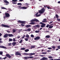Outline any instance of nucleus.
<instances>
[{
  "mask_svg": "<svg viewBox=\"0 0 60 60\" xmlns=\"http://www.w3.org/2000/svg\"><path fill=\"white\" fill-rule=\"evenodd\" d=\"M44 11H45V9L43 8L41 10H39V12L40 14H42V13H43V12H44Z\"/></svg>",
  "mask_w": 60,
  "mask_h": 60,
  "instance_id": "1",
  "label": "nucleus"
},
{
  "mask_svg": "<svg viewBox=\"0 0 60 60\" xmlns=\"http://www.w3.org/2000/svg\"><path fill=\"white\" fill-rule=\"evenodd\" d=\"M5 16H4V19H5V18H6V17H10V14H8V13H6L5 14Z\"/></svg>",
  "mask_w": 60,
  "mask_h": 60,
  "instance_id": "2",
  "label": "nucleus"
},
{
  "mask_svg": "<svg viewBox=\"0 0 60 60\" xmlns=\"http://www.w3.org/2000/svg\"><path fill=\"white\" fill-rule=\"evenodd\" d=\"M39 24H42V25H41V27H45V26L46 25V24L43 23L42 22H40Z\"/></svg>",
  "mask_w": 60,
  "mask_h": 60,
  "instance_id": "3",
  "label": "nucleus"
},
{
  "mask_svg": "<svg viewBox=\"0 0 60 60\" xmlns=\"http://www.w3.org/2000/svg\"><path fill=\"white\" fill-rule=\"evenodd\" d=\"M1 26H2V27H8H8H10V26H9L6 25H4L3 24H1Z\"/></svg>",
  "mask_w": 60,
  "mask_h": 60,
  "instance_id": "4",
  "label": "nucleus"
},
{
  "mask_svg": "<svg viewBox=\"0 0 60 60\" xmlns=\"http://www.w3.org/2000/svg\"><path fill=\"white\" fill-rule=\"evenodd\" d=\"M31 22H34V21H37V22H39L38 20L36 19H32L31 20Z\"/></svg>",
  "mask_w": 60,
  "mask_h": 60,
  "instance_id": "5",
  "label": "nucleus"
},
{
  "mask_svg": "<svg viewBox=\"0 0 60 60\" xmlns=\"http://www.w3.org/2000/svg\"><path fill=\"white\" fill-rule=\"evenodd\" d=\"M4 3H6V4H6V5H8V4H9V2H8L6 0H4Z\"/></svg>",
  "mask_w": 60,
  "mask_h": 60,
  "instance_id": "6",
  "label": "nucleus"
},
{
  "mask_svg": "<svg viewBox=\"0 0 60 60\" xmlns=\"http://www.w3.org/2000/svg\"><path fill=\"white\" fill-rule=\"evenodd\" d=\"M6 56L8 57L9 58H11V56L9 54H7Z\"/></svg>",
  "mask_w": 60,
  "mask_h": 60,
  "instance_id": "7",
  "label": "nucleus"
},
{
  "mask_svg": "<svg viewBox=\"0 0 60 60\" xmlns=\"http://www.w3.org/2000/svg\"><path fill=\"white\" fill-rule=\"evenodd\" d=\"M35 55L34 53H29V55L30 56H32V55Z\"/></svg>",
  "mask_w": 60,
  "mask_h": 60,
  "instance_id": "8",
  "label": "nucleus"
},
{
  "mask_svg": "<svg viewBox=\"0 0 60 60\" xmlns=\"http://www.w3.org/2000/svg\"><path fill=\"white\" fill-rule=\"evenodd\" d=\"M38 13H39L37 12L35 14V15L36 16V17H39V16H41V14H39V15H38Z\"/></svg>",
  "mask_w": 60,
  "mask_h": 60,
  "instance_id": "9",
  "label": "nucleus"
},
{
  "mask_svg": "<svg viewBox=\"0 0 60 60\" xmlns=\"http://www.w3.org/2000/svg\"><path fill=\"white\" fill-rule=\"evenodd\" d=\"M15 55H19V56H21V54L19 52H17L15 53Z\"/></svg>",
  "mask_w": 60,
  "mask_h": 60,
  "instance_id": "10",
  "label": "nucleus"
},
{
  "mask_svg": "<svg viewBox=\"0 0 60 60\" xmlns=\"http://www.w3.org/2000/svg\"><path fill=\"white\" fill-rule=\"evenodd\" d=\"M8 34H6L4 36V38H6L8 37Z\"/></svg>",
  "mask_w": 60,
  "mask_h": 60,
  "instance_id": "11",
  "label": "nucleus"
},
{
  "mask_svg": "<svg viewBox=\"0 0 60 60\" xmlns=\"http://www.w3.org/2000/svg\"><path fill=\"white\" fill-rule=\"evenodd\" d=\"M40 39V37H37L35 38V40H39Z\"/></svg>",
  "mask_w": 60,
  "mask_h": 60,
  "instance_id": "12",
  "label": "nucleus"
},
{
  "mask_svg": "<svg viewBox=\"0 0 60 60\" xmlns=\"http://www.w3.org/2000/svg\"><path fill=\"white\" fill-rule=\"evenodd\" d=\"M0 47L1 48H3V49H7V48L6 47L4 46H0Z\"/></svg>",
  "mask_w": 60,
  "mask_h": 60,
  "instance_id": "13",
  "label": "nucleus"
},
{
  "mask_svg": "<svg viewBox=\"0 0 60 60\" xmlns=\"http://www.w3.org/2000/svg\"><path fill=\"white\" fill-rule=\"evenodd\" d=\"M21 8H22V9H26V8H27V7H22Z\"/></svg>",
  "mask_w": 60,
  "mask_h": 60,
  "instance_id": "14",
  "label": "nucleus"
},
{
  "mask_svg": "<svg viewBox=\"0 0 60 60\" xmlns=\"http://www.w3.org/2000/svg\"><path fill=\"white\" fill-rule=\"evenodd\" d=\"M8 36H9L10 37H11V36H13V35L11 34H8Z\"/></svg>",
  "mask_w": 60,
  "mask_h": 60,
  "instance_id": "15",
  "label": "nucleus"
},
{
  "mask_svg": "<svg viewBox=\"0 0 60 60\" xmlns=\"http://www.w3.org/2000/svg\"><path fill=\"white\" fill-rule=\"evenodd\" d=\"M16 42H13L12 43L13 46H15V45H16Z\"/></svg>",
  "mask_w": 60,
  "mask_h": 60,
  "instance_id": "16",
  "label": "nucleus"
},
{
  "mask_svg": "<svg viewBox=\"0 0 60 60\" xmlns=\"http://www.w3.org/2000/svg\"><path fill=\"white\" fill-rule=\"evenodd\" d=\"M42 59L43 60H47V58H46L45 57H43Z\"/></svg>",
  "mask_w": 60,
  "mask_h": 60,
  "instance_id": "17",
  "label": "nucleus"
},
{
  "mask_svg": "<svg viewBox=\"0 0 60 60\" xmlns=\"http://www.w3.org/2000/svg\"><path fill=\"white\" fill-rule=\"evenodd\" d=\"M23 58L24 59H27L28 58V57H23Z\"/></svg>",
  "mask_w": 60,
  "mask_h": 60,
  "instance_id": "18",
  "label": "nucleus"
},
{
  "mask_svg": "<svg viewBox=\"0 0 60 60\" xmlns=\"http://www.w3.org/2000/svg\"><path fill=\"white\" fill-rule=\"evenodd\" d=\"M44 20L42 21V22H46V20H47V19H43Z\"/></svg>",
  "mask_w": 60,
  "mask_h": 60,
  "instance_id": "19",
  "label": "nucleus"
},
{
  "mask_svg": "<svg viewBox=\"0 0 60 60\" xmlns=\"http://www.w3.org/2000/svg\"><path fill=\"white\" fill-rule=\"evenodd\" d=\"M26 27H31V25H26Z\"/></svg>",
  "mask_w": 60,
  "mask_h": 60,
  "instance_id": "20",
  "label": "nucleus"
},
{
  "mask_svg": "<svg viewBox=\"0 0 60 60\" xmlns=\"http://www.w3.org/2000/svg\"><path fill=\"white\" fill-rule=\"evenodd\" d=\"M30 24H31V25H34V24H35V23L33 22H32L30 23Z\"/></svg>",
  "mask_w": 60,
  "mask_h": 60,
  "instance_id": "21",
  "label": "nucleus"
},
{
  "mask_svg": "<svg viewBox=\"0 0 60 60\" xmlns=\"http://www.w3.org/2000/svg\"><path fill=\"white\" fill-rule=\"evenodd\" d=\"M12 1L14 2H18V0H12Z\"/></svg>",
  "mask_w": 60,
  "mask_h": 60,
  "instance_id": "22",
  "label": "nucleus"
},
{
  "mask_svg": "<svg viewBox=\"0 0 60 60\" xmlns=\"http://www.w3.org/2000/svg\"><path fill=\"white\" fill-rule=\"evenodd\" d=\"M26 37L27 38H29V35L27 34L26 36Z\"/></svg>",
  "mask_w": 60,
  "mask_h": 60,
  "instance_id": "23",
  "label": "nucleus"
},
{
  "mask_svg": "<svg viewBox=\"0 0 60 60\" xmlns=\"http://www.w3.org/2000/svg\"><path fill=\"white\" fill-rule=\"evenodd\" d=\"M40 32L39 30H36L35 31V33H39Z\"/></svg>",
  "mask_w": 60,
  "mask_h": 60,
  "instance_id": "24",
  "label": "nucleus"
},
{
  "mask_svg": "<svg viewBox=\"0 0 60 60\" xmlns=\"http://www.w3.org/2000/svg\"><path fill=\"white\" fill-rule=\"evenodd\" d=\"M25 51L26 52H28V51H29V49H26V50H25Z\"/></svg>",
  "mask_w": 60,
  "mask_h": 60,
  "instance_id": "25",
  "label": "nucleus"
},
{
  "mask_svg": "<svg viewBox=\"0 0 60 60\" xmlns=\"http://www.w3.org/2000/svg\"><path fill=\"white\" fill-rule=\"evenodd\" d=\"M25 22L24 21H21V24H24Z\"/></svg>",
  "mask_w": 60,
  "mask_h": 60,
  "instance_id": "26",
  "label": "nucleus"
},
{
  "mask_svg": "<svg viewBox=\"0 0 60 60\" xmlns=\"http://www.w3.org/2000/svg\"><path fill=\"white\" fill-rule=\"evenodd\" d=\"M56 18H57V19H58V18H59V16H58V15H56Z\"/></svg>",
  "mask_w": 60,
  "mask_h": 60,
  "instance_id": "27",
  "label": "nucleus"
},
{
  "mask_svg": "<svg viewBox=\"0 0 60 60\" xmlns=\"http://www.w3.org/2000/svg\"><path fill=\"white\" fill-rule=\"evenodd\" d=\"M35 47V46L34 45V46H31V49H32L33 48H34Z\"/></svg>",
  "mask_w": 60,
  "mask_h": 60,
  "instance_id": "28",
  "label": "nucleus"
},
{
  "mask_svg": "<svg viewBox=\"0 0 60 60\" xmlns=\"http://www.w3.org/2000/svg\"><path fill=\"white\" fill-rule=\"evenodd\" d=\"M49 27V28H52V27H53V26H51L50 25Z\"/></svg>",
  "mask_w": 60,
  "mask_h": 60,
  "instance_id": "29",
  "label": "nucleus"
},
{
  "mask_svg": "<svg viewBox=\"0 0 60 60\" xmlns=\"http://www.w3.org/2000/svg\"><path fill=\"white\" fill-rule=\"evenodd\" d=\"M24 54L26 56H27V55H29V53H24Z\"/></svg>",
  "mask_w": 60,
  "mask_h": 60,
  "instance_id": "30",
  "label": "nucleus"
},
{
  "mask_svg": "<svg viewBox=\"0 0 60 60\" xmlns=\"http://www.w3.org/2000/svg\"><path fill=\"white\" fill-rule=\"evenodd\" d=\"M1 9H5V10H6L7 9L6 8H4V7H1Z\"/></svg>",
  "mask_w": 60,
  "mask_h": 60,
  "instance_id": "31",
  "label": "nucleus"
},
{
  "mask_svg": "<svg viewBox=\"0 0 60 60\" xmlns=\"http://www.w3.org/2000/svg\"><path fill=\"white\" fill-rule=\"evenodd\" d=\"M46 37L47 38H49V37H50V36H49V35L46 36Z\"/></svg>",
  "mask_w": 60,
  "mask_h": 60,
  "instance_id": "32",
  "label": "nucleus"
},
{
  "mask_svg": "<svg viewBox=\"0 0 60 60\" xmlns=\"http://www.w3.org/2000/svg\"><path fill=\"white\" fill-rule=\"evenodd\" d=\"M17 4L19 5H22V4L20 3H19Z\"/></svg>",
  "mask_w": 60,
  "mask_h": 60,
  "instance_id": "33",
  "label": "nucleus"
},
{
  "mask_svg": "<svg viewBox=\"0 0 60 60\" xmlns=\"http://www.w3.org/2000/svg\"><path fill=\"white\" fill-rule=\"evenodd\" d=\"M31 37H32V38H33V37H34V35L32 34L30 36Z\"/></svg>",
  "mask_w": 60,
  "mask_h": 60,
  "instance_id": "34",
  "label": "nucleus"
},
{
  "mask_svg": "<svg viewBox=\"0 0 60 60\" xmlns=\"http://www.w3.org/2000/svg\"><path fill=\"white\" fill-rule=\"evenodd\" d=\"M28 57V58H33V56H30Z\"/></svg>",
  "mask_w": 60,
  "mask_h": 60,
  "instance_id": "35",
  "label": "nucleus"
},
{
  "mask_svg": "<svg viewBox=\"0 0 60 60\" xmlns=\"http://www.w3.org/2000/svg\"><path fill=\"white\" fill-rule=\"evenodd\" d=\"M42 54H47V52H43L42 53Z\"/></svg>",
  "mask_w": 60,
  "mask_h": 60,
  "instance_id": "36",
  "label": "nucleus"
},
{
  "mask_svg": "<svg viewBox=\"0 0 60 60\" xmlns=\"http://www.w3.org/2000/svg\"><path fill=\"white\" fill-rule=\"evenodd\" d=\"M26 49L25 48H21V49L22 50H25Z\"/></svg>",
  "mask_w": 60,
  "mask_h": 60,
  "instance_id": "37",
  "label": "nucleus"
},
{
  "mask_svg": "<svg viewBox=\"0 0 60 60\" xmlns=\"http://www.w3.org/2000/svg\"><path fill=\"white\" fill-rule=\"evenodd\" d=\"M16 31L14 29H13V33H15V32Z\"/></svg>",
  "mask_w": 60,
  "mask_h": 60,
  "instance_id": "38",
  "label": "nucleus"
},
{
  "mask_svg": "<svg viewBox=\"0 0 60 60\" xmlns=\"http://www.w3.org/2000/svg\"><path fill=\"white\" fill-rule=\"evenodd\" d=\"M8 46H11V43H10L9 44H8Z\"/></svg>",
  "mask_w": 60,
  "mask_h": 60,
  "instance_id": "39",
  "label": "nucleus"
},
{
  "mask_svg": "<svg viewBox=\"0 0 60 60\" xmlns=\"http://www.w3.org/2000/svg\"><path fill=\"white\" fill-rule=\"evenodd\" d=\"M25 36H26V35H24L22 37V39H23L25 37Z\"/></svg>",
  "mask_w": 60,
  "mask_h": 60,
  "instance_id": "40",
  "label": "nucleus"
},
{
  "mask_svg": "<svg viewBox=\"0 0 60 60\" xmlns=\"http://www.w3.org/2000/svg\"><path fill=\"white\" fill-rule=\"evenodd\" d=\"M51 51V50H48L47 51V52H50Z\"/></svg>",
  "mask_w": 60,
  "mask_h": 60,
  "instance_id": "41",
  "label": "nucleus"
},
{
  "mask_svg": "<svg viewBox=\"0 0 60 60\" xmlns=\"http://www.w3.org/2000/svg\"><path fill=\"white\" fill-rule=\"evenodd\" d=\"M31 30V29H28L27 30V31H30Z\"/></svg>",
  "mask_w": 60,
  "mask_h": 60,
  "instance_id": "42",
  "label": "nucleus"
},
{
  "mask_svg": "<svg viewBox=\"0 0 60 60\" xmlns=\"http://www.w3.org/2000/svg\"><path fill=\"white\" fill-rule=\"evenodd\" d=\"M3 53L2 52H0V55H2L3 54Z\"/></svg>",
  "mask_w": 60,
  "mask_h": 60,
  "instance_id": "43",
  "label": "nucleus"
},
{
  "mask_svg": "<svg viewBox=\"0 0 60 60\" xmlns=\"http://www.w3.org/2000/svg\"><path fill=\"white\" fill-rule=\"evenodd\" d=\"M37 27H40V25H37L36 26Z\"/></svg>",
  "mask_w": 60,
  "mask_h": 60,
  "instance_id": "44",
  "label": "nucleus"
},
{
  "mask_svg": "<svg viewBox=\"0 0 60 60\" xmlns=\"http://www.w3.org/2000/svg\"><path fill=\"white\" fill-rule=\"evenodd\" d=\"M48 57L49 58L51 59V58H52V57L51 56H49V57Z\"/></svg>",
  "mask_w": 60,
  "mask_h": 60,
  "instance_id": "45",
  "label": "nucleus"
},
{
  "mask_svg": "<svg viewBox=\"0 0 60 60\" xmlns=\"http://www.w3.org/2000/svg\"><path fill=\"white\" fill-rule=\"evenodd\" d=\"M12 39H9V41H12Z\"/></svg>",
  "mask_w": 60,
  "mask_h": 60,
  "instance_id": "46",
  "label": "nucleus"
},
{
  "mask_svg": "<svg viewBox=\"0 0 60 60\" xmlns=\"http://www.w3.org/2000/svg\"><path fill=\"white\" fill-rule=\"evenodd\" d=\"M12 4H17V3L16 2H12Z\"/></svg>",
  "mask_w": 60,
  "mask_h": 60,
  "instance_id": "47",
  "label": "nucleus"
},
{
  "mask_svg": "<svg viewBox=\"0 0 60 60\" xmlns=\"http://www.w3.org/2000/svg\"><path fill=\"white\" fill-rule=\"evenodd\" d=\"M28 39L27 38H26L25 39V40L26 41H28Z\"/></svg>",
  "mask_w": 60,
  "mask_h": 60,
  "instance_id": "48",
  "label": "nucleus"
},
{
  "mask_svg": "<svg viewBox=\"0 0 60 60\" xmlns=\"http://www.w3.org/2000/svg\"><path fill=\"white\" fill-rule=\"evenodd\" d=\"M7 32L8 33H10V31L8 30H7Z\"/></svg>",
  "mask_w": 60,
  "mask_h": 60,
  "instance_id": "49",
  "label": "nucleus"
},
{
  "mask_svg": "<svg viewBox=\"0 0 60 60\" xmlns=\"http://www.w3.org/2000/svg\"><path fill=\"white\" fill-rule=\"evenodd\" d=\"M48 49H52V48L50 47V48H48Z\"/></svg>",
  "mask_w": 60,
  "mask_h": 60,
  "instance_id": "50",
  "label": "nucleus"
},
{
  "mask_svg": "<svg viewBox=\"0 0 60 60\" xmlns=\"http://www.w3.org/2000/svg\"><path fill=\"white\" fill-rule=\"evenodd\" d=\"M52 48L53 49H55V48H56V47H55L54 46H52Z\"/></svg>",
  "mask_w": 60,
  "mask_h": 60,
  "instance_id": "51",
  "label": "nucleus"
},
{
  "mask_svg": "<svg viewBox=\"0 0 60 60\" xmlns=\"http://www.w3.org/2000/svg\"><path fill=\"white\" fill-rule=\"evenodd\" d=\"M58 48V49H60V46H58L57 47Z\"/></svg>",
  "mask_w": 60,
  "mask_h": 60,
  "instance_id": "52",
  "label": "nucleus"
},
{
  "mask_svg": "<svg viewBox=\"0 0 60 60\" xmlns=\"http://www.w3.org/2000/svg\"><path fill=\"white\" fill-rule=\"evenodd\" d=\"M21 21H20V20H19V21H18V22L19 23H21Z\"/></svg>",
  "mask_w": 60,
  "mask_h": 60,
  "instance_id": "53",
  "label": "nucleus"
},
{
  "mask_svg": "<svg viewBox=\"0 0 60 60\" xmlns=\"http://www.w3.org/2000/svg\"><path fill=\"white\" fill-rule=\"evenodd\" d=\"M49 26V24H48L46 26V27H48Z\"/></svg>",
  "mask_w": 60,
  "mask_h": 60,
  "instance_id": "54",
  "label": "nucleus"
},
{
  "mask_svg": "<svg viewBox=\"0 0 60 60\" xmlns=\"http://www.w3.org/2000/svg\"><path fill=\"white\" fill-rule=\"evenodd\" d=\"M22 41V40H21L19 42V43H21Z\"/></svg>",
  "mask_w": 60,
  "mask_h": 60,
  "instance_id": "55",
  "label": "nucleus"
},
{
  "mask_svg": "<svg viewBox=\"0 0 60 60\" xmlns=\"http://www.w3.org/2000/svg\"><path fill=\"white\" fill-rule=\"evenodd\" d=\"M46 7H47V8H48V9H50V8H49V6H47Z\"/></svg>",
  "mask_w": 60,
  "mask_h": 60,
  "instance_id": "56",
  "label": "nucleus"
},
{
  "mask_svg": "<svg viewBox=\"0 0 60 60\" xmlns=\"http://www.w3.org/2000/svg\"><path fill=\"white\" fill-rule=\"evenodd\" d=\"M57 20L59 21H60V19H57Z\"/></svg>",
  "mask_w": 60,
  "mask_h": 60,
  "instance_id": "57",
  "label": "nucleus"
},
{
  "mask_svg": "<svg viewBox=\"0 0 60 60\" xmlns=\"http://www.w3.org/2000/svg\"><path fill=\"white\" fill-rule=\"evenodd\" d=\"M13 41H16V40H15V38H14L13 39Z\"/></svg>",
  "mask_w": 60,
  "mask_h": 60,
  "instance_id": "58",
  "label": "nucleus"
},
{
  "mask_svg": "<svg viewBox=\"0 0 60 60\" xmlns=\"http://www.w3.org/2000/svg\"><path fill=\"white\" fill-rule=\"evenodd\" d=\"M22 1H23V0H19V2H22Z\"/></svg>",
  "mask_w": 60,
  "mask_h": 60,
  "instance_id": "59",
  "label": "nucleus"
},
{
  "mask_svg": "<svg viewBox=\"0 0 60 60\" xmlns=\"http://www.w3.org/2000/svg\"><path fill=\"white\" fill-rule=\"evenodd\" d=\"M54 60H60V59H54Z\"/></svg>",
  "mask_w": 60,
  "mask_h": 60,
  "instance_id": "60",
  "label": "nucleus"
},
{
  "mask_svg": "<svg viewBox=\"0 0 60 60\" xmlns=\"http://www.w3.org/2000/svg\"><path fill=\"white\" fill-rule=\"evenodd\" d=\"M21 26H25V25L23 24H21Z\"/></svg>",
  "mask_w": 60,
  "mask_h": 60,
  "instance_id": "61",
  "label": "nucleus"
},
{
  "mask_svg": "<svg viewBox=\"0 0 60 60\" xmlns=\"http://www.w3.org/2000/svg\"><path fill=\"white\" fill-rule=\"evenodd\" d=\"M6 57H5L4 58H3V59H6Z\"/></svg>",
  "mask_w": 60,
  "mask_h": 60,
  "instance_id": "62",
  "label": "nucleus"
},
{
  "mask_svg": "<svg viewBox=\"0 0 60 60\" xmlns=\"http://www.w3.org/2000/svg\"><path fill=\"white\" fill-rule=\"evenodd\" d=\"M40 56H42V57H43V56H44L42 55H40Z\"/></svg>",
  "mask_w": 60,
  "mask_h": 60,
  "instance_id": "63",
  "label": "nucleus"
},
{
  "mask_svg": "<svg viewBox=\"0 0 60 60\" xmlns=\"http://www.w3.org/2000/svg\"><path fill=\"white\" fill-rule=\"evenodd\" d=\"M42 29V28H41L39 30H41V29Z\"/></svg>",
  "mask_w": 60,
  "mask_h": 60,
  "instance_id": "64",
  "label": "nucleus"
}]
</instances>
